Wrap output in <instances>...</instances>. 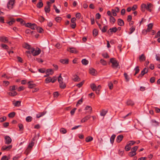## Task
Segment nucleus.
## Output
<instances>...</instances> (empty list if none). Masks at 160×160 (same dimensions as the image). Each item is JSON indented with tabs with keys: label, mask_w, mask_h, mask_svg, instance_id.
Returning <instances> with one entry per match:
<instances>
[{
	"label": "nucleus",
	"mask_w": 160,
	"mask_h": 160,
	"mask_svg": "<svg viewBox=\"0 0 160 160\" xmlns=\"http://www.w3.org/2000/svg\"><path fill=\"white\" fill-rule=\"evenodd\" d=\"M152 8L153 5L151 3H147V5L143 3L141 5V10L143 12L145 11V9H146L150 12H151Z\"/></svg>",
	"instance_id": "obj_1"
},
{
	"label": "nucleus",
	"mask_w": 160,
	"mask_h": 160,
	"mask_svg": "<svg viewBox=\"0 0 160 160\" xmlns=\"http://www.w3.org/2000/svg\"><path fill=\"white\" fill-rule=\"evenodd\" d=\"M110 62L112 63V67L114 69L117 68L119 66V62L115 58H111Z\"/></svg>",
	"instance_id": "obj_2"
},
{
	"label": "nucleus",
	"mask_w": 160,
	"mask_h": 160,
	"mask_svg": "<svg viewBox=\"0 0 160 160\" xmlns=\"http://www.w3.org/2000/svg\"><path fill=\"white\" fill-rule=\"evenodd\" d=\"M41 50L39 48H37L35 50L34 48H32L31 49V52L33 56H36L39 55L41 52Z\"/></svg>",
	"instance_id": "obj_3"
},
{
	"label": "nucleus",
	"mask_w": 160,
	"mask_h": 160,
	"mask_svg": "<svg viewBox=\"0 0 160 160\" xmlns=\"http://www.w3.org/2000/svg\"><path fill=\"white\" fill-rule=\"evenodd\" d=\"M47 5L44 8V11L46 13H49L50 11L51 3L49 2H47Z\"/></svg>",
	"instance_id": "obj_4"
},
{
	"label": "nucleus",
	"mask_w": 160,
	"mask_h": 160,
	"mask_svg": "<svg viewBox=\"0 0 160 160\" xmlns=\"http://www.w3.org/2000/svg\"><path fill=\"white\" fill-rule=\"evenodd\" d=\"M5 143L6 144H9L12 141L11 138L8 136H6L4 137Z\"/></svg>",
	"instance_id": "obj_5"
},
{
	"label": "nucleus",
	"mask_w": 160,
	"mask_h": 160,
	"mask_svg": "<svg viewBox=\"0 0 160 160\" xmlns=\"http://www.w3.org/2000/svg\"><path fill=\"white\" fill-rule=\"evenodd\" d=\"M148 72V70L146 68H144L142 71L141 73L139 74L138 78H141L146 73H147Z\"/></svg>",
	"instance_id": "obj_6"
},
{
	"label": "nucleus",
	"mask_w": 160,
	"mask_h": 160,
	"mask_svg": "<svg viewBox=\"0 0 160 160\" xmlns=\"http://www.w3.org/2000/svg\"><path fill=\"white\" fill-rule=\"evenodd\" d=\"M15 2V0H10L7 3V7L9 9H11L13 8V4Z\"/></svg>",
	"instance_id": "obj_7"
},
{
	"label": "nucleus",
	"mask_w": 160,
	"mask_h": 160,
	"mask_svg": "<svg viewBox=\"0 0 160 160\" xmlns=\"http://www.w3.org/2000/svg\"><path fill=\"white\" fill-rule=\"evenodd\" d=\"M12 148V145H10L8 146L6 145L3 146L1 148V150L2 151H8L11 149Z\"/></svg>",
	"instance_id": "obj_8"
},
{
	"label": "nucleus",
	"mask_w": 160,
	"mask_h": 160,
	"mask_svg": "<svg viewBox=\"0 0 160 160\" xmlns=\"http://www.w3.org/2000/svg\"><path fill=\"white\" fill-rule=\"evenodd\" d=\"M0 41L1 42H3L4 43H7L8 42V38L5 36L0 37Z\"/></svg>",
	"instance_id": "obj_9"
},
{
	"label": "nucleus",
	"mask_w": 160,
	"mask_h": 160,
	"mask_svg": "<svg viewBox=\"0 0 160 160\" xmlns=\"http://www.w3.org/2000/svg\"><path fill=\"white\" fill-rule=\"evenodd\" d=\"M117 30V28L116 27H115L112 28H110L109 30L108 31L107 33H108V34H110V32H115Z\"/></svg>",
	"instance_id": "obj_10"
},
{
	"label": "nucleus",
	"mask_w": 160,
	"mask_h": 160,
	"mask_svg": "<svg viewBox=\"0 0 160 160\" xmlns=\"http://www.w3.org/2000/svg\"><path fill=\"white\" fill-rule=\"evenodd\" d=\"M89 73L93 76H95L97 74L96 71L92 68H90L89 69Z\"/></svg>",
	"instance_id": "obj_11"
},
{
	"label": "nucleus",
	"mask_w": 160,
	"mask_h": 160,
	"mask_svg": "<svg viewBox=\"0 0 160 160\" xmlns=\"http://www.w3.org/2000/svg\"><path fill=\"white\" fill-rule=\"evenodd\" d=\"M123 136L122 135H118L117 137L116 141L118 143H119L122 139Z\"/></svg>",
	"instance_id": "obj_12"
},
{
	"label": "nucleus",
	"mask_w": 160,
	"mask_h": 160,
	"mask_svg": "<svg viewBox=\"0 0 160 160\" xmlns=\"http://www.w3.org/2000/svg\"><path fill=\"white\" fill-rule=\"evenodd\" d=\"M34 140V138H32L31 139V142L29 144L28 148L32 149V147L34 145V142H33Z\"/></svg>",
	"instance_id": "obj_13"
},
{
	"label": "nucleus",
	"mask_w": 160,
	"mask_h": 160,
	"mask_svg": "<svg viewBox=\"0 0 160 160\" xmlns=\"http://www.w3.org/2000/svg\"><path fill=\"white\" fill-rule=\"evenodd\" d=\"M32 81H29L28 83V88H32L35 87L36 85L34 83H32L31 82H32Z\"/></svg>",
	"instance_id": "obj_14"
},
{
	"label": "nucleus",
	"mask_w": 160,
	"mask_h": 160,
	"mask_svg": "<svg viewBox=\"0 0 160 160\" xmlns=\"http://www.w3.org/2000/svg\"><path fill=\"white\" fill-rule=\"evenodd\" d=\"M90 118V115H88L85 117L83 118L81 121V122L82 123H83L86 122Z\"/></svg>",
	"instance_id": "obj_15"
},
{
	"label": "nucleus",
	"mask_w": 160,
	"mask_h": 160,
	"mask_svg": "<svg viewBox=\"0 0 160 160\" xmlns=\"http://www.w3.org/2000/svg\"><path fill=\"white\" fill-rule=\"evenodd\" d=\"M69 49V50L68 49V50L71 53H77L78 52V51L74 48H70Z\"/></svg>",
	"instance_id": "obj_16"
},
{
	"label": "nucleus",
	"mask_w": 160,
	"mask_h": 160,
	"mask_svg": "<svg viewBox=\"0 0 160 160\" xmlns=\"http://www.w3.org/2000/svg\"><path fill=\"white\" fill-rule=\"evenodd\" d=\"M46 111H43L42 112L39 113L36 115V117L37 118H39L44 115L46 113Z\"/></svg>",
	"instance_id": "obj_17"
},
{
	"label": "nucleus",
	"mask_w": 160,
	"mask_h": 160,
	"mask_svg": "<svg viewBox=\"0 0 160 160\" xmlns=\"http://www.w3.org/2000/svg\"><path fill=\"white\" fill-rule=\"evenodd\" d=\"M118 25L120 26H122L124 25V21L121 19H118Z\"/></svg>",
	"instance_id": "obj_18"
},
{
	"label": "nucleus",
	"mask_w": 160,
	"mask_h": 160,
	"mask_svg": "<svg viewBox=\"0 0 160 160\" xmlns=\"http://www.w3.org/2000/svg\"><path fill=\"white\" fill-rule=\"evenodd\" d=\"M60 62L62 64H68V63L69 60L68 59H61Z\"/></svg>",
	"instance_id": "obj_19"
},
{
	"label": "nucleus",
	"mask_w": 160,
	"mask_h": 160,
	"mask_svg": "<svg viewBox=\"0 0 160 160\" xmlns=\"http://www.w3.org/2000/svg\"><path fill=\"white\" fill-rule=\"evenodd\" d=\"M139 59L140 62H142L145 60L146 58L143 54H142L140 56Z\"/></svg>",
	"instance_id": "obj_20"
},
{
	"label": "nucleus",
	"mask_w": 160,
	"mask_h": 160,
	"mask_svg": "<svg viewBox=\"0 0 160 160\" xmlns=\"http://www.w3.org/2000/svg\"><path fill=\"white\" fill-rule=\"evenodd\" d=\"M127 104L128 105H131L132 106L134 105V102L131 100H128L127 102Z\"/></svg>",
	"instance_id": "obj_21"
},
{
	"label": "nucleus",
	"mask_w": 160,
	"mask_h": 160,
	"mask_svg": "<svg viewBox=\"0 0 160 160\" xmlns=\"http://www.w3.org/2000/svg\"><path fill=\"white\" fill-rule=\"evenodd\" d=\"M8 95L11 96H14L16 95L17 94V93L14 91H12L8 92Z\"/></svg>",
	"instance_id": "obj_22"
},
{
	"label": "nucleus",
	"mask_w": 160,
	"mask_h": 160,
	"mask_svg": "<svg viewBox=\"0 0 160 160\" xmlns=\"http://www.w3.org/2000/svg\"><path fill=\"white\" fill-rule=\"evenodd\" d=\"M61 74L60 73L58 77V80L59 84H61V83L63 82V79L61 76Z\"/></svg>",
	"instance_id": "obj_23"
},
{
	"label": "nucleus",
	"mask_w": 160,
	"mask_h": 160,
	"mask_svg": "<svg viewBox=\"0 0 160 160\" xmlns=\"http://www.w3.org/2000/svg\"><path fill=\"white\" fill-rule=\"evenodd\" d=\"M53 70L51 69H48L46 71V73H48L49 74L52 75L53 73Z\"/></svg>",
	"instance_id": "obj_24"
},
{
	"label": "nucleus",
	"mask_w": 160,
	"mask_h": 160,
	"mask_svg": "<svg viewBox=\"0 0 160 160\" xmlns=\"http://www.w3.org/2000/svg\"><path fill=\"white\" fill-rule=\"evenodd\" d=\"M109 20L110 22L112 24L114 23L116 21L115 18L112 16H111V17H110Z\"/></svg>",
	"instance_id": "obj_25"
},
{
	"label": "nucleus",
	"mask_w": 160,
	"mask_h": 160,
	"mask_svg": "<svg viewBox=\"0 0 160 160\" xmlns=\"http://www.w3.org/2000/svg\"><path fill=\"white\" fill-rule=\"evenodd\" d=\"M115 137L116 135L115 134H113L111 136L110 139V141L112 144H113V143Z\"/></svg>",
	"instance_id": "obj_26"
},
{
	"label": "nucleus",
	"mask_w": 160,
	"mask_h": 160,
	"mask_svg": "<svg viewBox=\"0 0 160 160\" xmlns=\"http://www.w3.org/2000/svg\"><path fill=\"white\" fill-rule=\"evenodd\" d=\"M59 87L61 88L64 89L66 88V85L63 82H62L61 84H59Z\"/></svg>",
	"instance_id": "obj_27"
},
{
	"label": "nucleus",
	"mask_w": 160,
	"mask_h": 160,
	"mask_svg": "<svg viewBox=\"0 0 160 160\" xmlns=\"http://www.w3.org/2000/svg\"><path fill=\"white\" fill-rule=\"evenodd\" d=\"M90 87L93 91L96 90L97 86L94 83H92L90 85Z\"/></svg>",
	"instance_id": "obj_28"
},
{
	"label": "nucleus",
	"mask_w": 160,
	"mask_h": 160,
	"mask_svg": "<svg viewBox=\"0 0 160 160\" xmlns=\"http://www.w3.org/2000/svg\"><path fill=\"white\" fill-rule=\"evenodd\" d=\"M74 78L73 79L75 82H78L80 80V78L77 75L74 76Z\"/></svg>",
	"instance_id": "obj_29"
},
{
	"label": "nucleus",
	"mask_w": 160,
	"mask_h": 160,
	"mask_svg": "<svg viewBox=\"0 0 160 160\" xmlns=\"http://www.w3.org/2000/svg\"><path fill=\"white\" fill-rule=\"evenodd\" d=\"M82 62L83 65H86L88 64V61L86 59H84L82 60Z\"/></svg>",
	"instance_id": "obj_30"
},
{
	"label": "nucleus",
	"mask_w": 160,
	"mask_h": 160,
	"mask_svg": "<svg viewBox=\"0 0 160 160\" xmlns=\"http://www.w3.org/2000/svg\"><path fill=\"white\" fill-rule=\"evenodd\" d=\"M134 70L135 71V72L134 74V76H135L136 74L138 73L140 71L139 67L138 66H137L134 69Z\"/></svg>",
	"instance_id": "obj_31"
},
{
	"label": "nucleus",
	"mask_w": 160,
	"mask_h": 160,
	"mask_svg": "<svg viewBox=\"0 0 160 160\" xmlns=\"http://www.w3.org/2000/svg\"><path fill=\"white\" fill-rule=\"evenodd\" d=\"M93 140V138L91 136H88L86 138V141L87 142H90Z\"/></svg>",
	"instance_id": "obj_32"
},
{
	"label": "nucleus",
	"mask_w": 160,
	"mask_h": 160,
	"mask_svg": "<svg viewBox=\"0 0 160 160\" xmlns=\"http://www.w3.org/2000/svg\"><path fill=\"white\" fill-rule=\"evenodd\" d=\"M15 112H11L8 114V117L10 118H13L15 116Z\"/></svg>",
	"instance_id": "obj_33"
},
{
	"label": "nucleus",
	"mask_w": 160,
	"mask_h": 160,
	"mask_svg": "<svg viewBox=\"0 0 160 160\" xmlns=\"http://www.w3.org/2000/svg\"><path fill=\"white\" fill-rule=\"evenodd\" d=\"M153 26V24L152 23L149 24L148 26L147 30L148 32H150V30L152 29Z\"/></svg>",
	"instance_id": "obj_34"
},
{
	"label": "nucleus",
	"mask_w": 160,
	"mask_h": 160,
	"mask_svg": "<svg viewBox=\"0 0 160 160\" xmlns=\"http://www.w3.org/2000/svg\"><path fill=\"white\" fill-rule=\"evenodd\" d=\"M43 6L42 2H39L37 5V7L38 8H41Z\"/></svg>",
	"instance_id": "obj_35"
},
{
	"label": "nucleus",
	"mask_w": 160,
	"mask_h": 160,
	"mask_svg": "<svg viewBox=\"0 0 160 160\" xmlns=\"http://www.w3.org/2000/svg\"><path fill=\"white\" fill-rule=\"evenodd\" d=\"M15 22V19L13 18H12L11 20L7 22V23L9 25H11L13 24Z\"/></svg>",
	"instance_id": "obj_36"
},
{
	"label": "nucleus",
	"mask_w": 160,
	"mask_h": 160,
	"mask_svg": "<svg viewBox=\"0 0 160 160\" xmlns=\"http://www.w3.org/2000/svg\"><path fill=\"white\" fill-rule=\"evenodd\" d=\"M23 47L26 49H30L31 48L30 45L27 43H25L23 46Z\"/></svg>",
	"instance_id": "obj_37"
},
{
	"label": "nucleus",
	"mask_w": 160,
	"mask_h": 160,
	"mask_svg": "<svg viewBox=\"0 0 160 160\" xmlns=\"http://www.w3.org/2000/svg\"><path fill=\"white\" fill-rule=\"evenodd\" d=\"M136 154V152H134L131 151L128 153V155L131 157H132L135 155Z\"/></svg>",
	"instance_id": "obj_38"
},
{
	"label": "nucleus",
	"mask_w": 160,
	"mask_h": 160,
	"mask_svg": "<svg viewBox=\"0 0 160 160\" xmlns=\"http://www.w3.org/2000/svg\"><path fill=\"white\" fill-rule=\"evenodd\" d=\"M26 120L27 122H30L32 120V118L31 116H28L26 118Z\"/></svg>",
	"instance_id": "obj_39"
},
{
	"label": "nucleus",
	"mask_w": 160,
	"mask_h": 160,
	"mask_svg": "<svg viewBox=\"0 0 160 160\" xmlns=\"http://www.w3.org/2000/svg\"><path fill=\"white\" fill-rule=\"evenodd\" d=\"M135 27H134L133 26L131 28L129 29V30L130 31L129 32V34H132L135 30Z\"/></svg>",
	"instance_id": "obj_40"
},
{
	"label": "nucleus",
	"mask_w": 160,
	"mask_h": 160,
	"mask_svg": "<svg viewBox=\"0 0 160 160\" xmlns=\"http://www.w3.org/2000/svg\"><path fill=\"white\" fill-rule=\"evenodd\" d=\"M136 142L135 141H130L128 142L127 144L130 147L131 146L135 144Z\"/></svg>",
	"instance_id": "obj_41"
},
{
	"label": "nucleus",
	"mask_w": 160,
	"mask_h": 160,
	"mask_svg": "<svg viewBox=\"0 0 160 160\" xmlns=\"http://www.w3.org/2000/svg\"><path fill=\"white\" fill-rule=\"evenodd\" d=\"M55 20L58 22H60L62 20L61 17H57L55 18Z\"/></svg>",
	"instance_id": "obj_42"
},
{
	"label": "nucleus",
	"mask_w": 160,
	"mask_h": 160,
	"mask_svg": "<svg viewBox=\"0 0 160 160\" xmlns=\"http://www.w3.org/2000/svg\"><path fill=\"white\" fill-rule=\"evenodd\" d=\"M52 78L50 77H48L45 79L46 82L47 83H49L52 82Z\"/></svg>",
	"instance_id": "obj_43"
},
{
	"label": "nucleus",
	"mask_w": 160,
	"mask_h": 160,
	"mask_svg": "<svg viewBox=\"0 0 160 160\" xmlns=\"http://www.w3.org/2000/svg\"><path fill=\"white\" fill-rule=\"evenodd\" d=\"M37 31L40 33H42L43 31L42 28L39 27H37Z\"/></svg>",
	"instance_id": "obj_44"
},
{
	"label": "nucleus",
	"mask_w": 160,
	"mask_h": 160,
	"mask_svg": "<svg viewBox=\"0 0 160 160\" xmlns=\"http://www.w3.org/2000/svg\"><path fill=\"white\" fill-rule=\"evenodd\" d=\"M35 32L33 31H31L30 29H28L26 30L25 32L27 34L32 33H33Z\"/></svg>",
	"instance_id": "obj_45"
},
{
	"label": "nucleus",
	"mask_w": 160,
	"mask_h": 160,
	"mask_svg": "<svg viewBox=\"0 0 160 160\" xmlns=\"http://www.w3.org/2000/svg\"><path fill=\"white\" fill-rule=\"evenodd\" d=\"M21 101H17L14 104L15 107H19L21 105Z\"/></svg>",
	"instance_id": "obj_46"
},
{
	"label": "nucleus",
	"mask_w": 160,
	"mask_h": 160,
	"mask_svg": "<svg viewBox=\"0 0 160 160\" xmlns=\"http://www.w3.org/2000/svg\"><path fill=\"white\" fill-rule=\"evenodd\" d=\"M107 28L108 27L107 26H104L101 29V30L102 32H106Z\"/></svg>",
	"instance_id": "obj_47"
},
{
	"label": "nucleus",
	"mask_w": 160,
	"mask_h": 160,
	"mask_svg": "<svg viewBox=\"0 0 160 160\" xmlns=\"http://www.w3.org/2000/svg\"><path fill=\"white\" fill-rule=\"evenodd\" d=\"M85 109L87 110H88V112H91L92 111V108L91 107L89 106H87L85 108Z\"/></svg>",
	"instance_id": "obj_48"
},
{
	"label": "nucleus",
	"mask_w": 160,
	"mask_h": 160,
	"mask_svg": "<svg viewBox=\"0 0 160 160\" xmlns=\"http://www.w3.org/2000/svg\"><path fill=\"white\" fill-rule=\"evenodd\" d=\"M18 126L19 128L20 131H22L23 130L24 128L23 125L21 123H19Z\"/></svg>",
	"instance_id": "obj_49"
},
{
	"label": "nucleus",
	"mask_w": 160,
	"mask_h": 160,
	"mask_svg": "<svg viewBox=\"0 0 160 160\" xmlns=\"http://www.w3.org/2000/svg\"><path fill=\"white\" fill-rule=\"evenodd\" d=\"M138 148V147L137 146H135L131 148V150L132 152H136Z\"/></svg>",
	"instance_id": "obj_50"
},
{
	"label": "nucleus",
	"mask_w": 160,
	"mask_h": 160,
	"mask_svg": "<svg viewBox=\"0 0 160 160\" xmlns=\"http://www.w3.org/2000/svg\"><path fill=\"white\" fill-rule=\"evenodd\" d=\"M100 62L103 65H105L107 64L106 61L102 59L100 60Z\"/></svg>",
	"instance_id": "obj_51"
},
{
	"label": "nucleus",
	"mask_w": 160,
	"mask_h": 160,
	"mask_svg": "<svg viewBox=\"0 0 160 160\" xmlns=\"http://www.w3.org/2000/svg\"><path fill=\"white\" fill-rule=\"evenodd\" d=\"M1 46L3 49H8V47L6 44H2Z\"/></svg>",
	"instance_id": "obj_52"
},
{
	"label": "nucleus",
	"mask_w": 160,
	"mask_h": 160,
	"mask_svg": "<svg viewBox=\"0 0 160 160\" xmlns=\"http://www.w3.org/2000/svg\"><path fill=\"white\" fill-rule=\"evenodd\" d=\"M124 76L125 77V79L127 82H128L129 81V79L128 77V75L126 73H124Z\"/></svg>",
	"instance_id": "obj_53"
},
{
	"label": "nucleus",
	"mask_w": 160,
	"mask_h": 160,
	"mask_svg": "<svg viewBox=\"0 0 160 160\" xmlns=\"http://www.w3.org/2000/svg\"><path fill=\"white\" fill-rule=\"evenodd\" d=\"M37 25L35 23H33L32 25L31 26L30 28L32 30H34L36 28L37 29Z\"/></svg>",
	"instance_id": "obj_54"
},
{
	"label": "nucleus",
	"mask_w": 160,
	"mask_h": 160,
	"mask_svg": "<svg viewBox=\"0 0 160 160\" xmlns=\"http://www.w3.org/2000/svg\"><path fill=\"white\" fill-rule=\"evenodd\" d=\"M31 149H32L31 148H29L28 147V148L25 151V153H26V154L27 155L28 154V153H29L30 152V151L31 150Z\"/></svg>",
	"instance_id": "obj_55"
},
{
	"label": "nucleus",
	"mask_w": 160,
	"mask_h": 160,
	"mask_svg": "<svg viewBox=\"0 0 160 160\" xmlns=\"http://www.w3.org/2000/svg\"><path fill=\"white\" fill-rule=\"evenodd\" d=\"M93 34L94 36H96L98 34V32L97 29H94L93 31Z\"/></svg>",
	"instance_id": "obj_56"
},
{
	"label": "nucleus",
	"mask_w": 160,
	"mask_h": 160,
	"mask_svg": "<svg viewBox=\"0 0 160 160\" xmlns=\"http://www.w3.org/2000/svg\"><path fill=\"white\" fill-rule=\"evenodd\" d=\"M60 131L61 133H62L63 134H65L67 132L66 130L64 128H61L60 130Z\"/></svg>",
	"instance_id": "obj_57"
},
{
	"label": "nucleus",
	"mask_w": 160,
	"mask_h": 160,
	"mask_svg": "<svg viewBox=\"0 0 160 160\" xmlns=\"http://www.w3.org/2000/svg\"><path fill=\"white\" fill-rule=\"evenodd\" d=\"M107 112V111H105L104 110H103L102 111V112L100 113V115L102 116H104L106 114Z\"/></svg>",
	"instance_id": "obj_58"
},
{
	"label": "nucleus",
	"mask_w": 160,
	"mask_h": 160,
	"mask_svg": "<svg viewBox=\"0 0 160 160\" xmlns=\"http://www.w3.org/2000/svg\"><path fill=\"white\" fill-rule=\"evenodd\" d=\"M131 148V147L127 144L125 147V149L126 151H128L130 150Z\"/></svg>",
	"instance_id": "obj_59"
},
{
	"label": "nucleus",
	"mask_w": 160,
	"mask_h": 160,
	"mask_svg": "<svg viewBox=\"0 0 160 160\" xmlns=\"http://www.w3.org/2000/svg\"><path fill=\"white\" fill-rule=\"evenodd\" d=\"M156 60L160 62V54H157L156 55Z\"/></svg>",
	"instance_id": "obj_60"
},
{
	"label": "nucleus",
	"mask_w": 160,
	"mask_h": 160,
	"mask_svg": "<svg viewBox=\"0 0 160 160\" xmlns=\"http://www.w3.org/2000/svg\"><path fill=\"white\" fill-rule=\"evenodd\" d=\"M6 117H3L0 118V122H2L5 121L6 119Z\"/></svg>",
	"instance_id": "obj_61"
},
{
	"label": "nucleus",
	"mask_w": 160,
	"mask_h": 160,
	"mask_svg": "<svg viewBox=\"0 0 160 160\" xmlns=\"http://www.w3.org/2000/svg\"><path fill=\"white\" fill-rule=\"evenodd\" d=\"M9 158H8L7 156H4L1 158V160H9Z\"/></svg>",
	"instance_id": "obj_62"
},
{
	"label": "nucleus",
	"mask_w": 160,
	"mask_h": 160,
	"mask_svg": "<svg viewBox=\"0 0 160 160\" xmlns=\"http://www.w3.org/2000/svg\"><path fill=\"white\" fill-rule=\"evenodd\" d=\"M38 71L41 73H44L45 72V69L43 68H41L38 69Z\"/></svg>",
	"instance_id": "obj_63"
},
{
	"label": "nucleus",
	"mask_w": 160,
	"mask_h": 160,
	"mask_svg": "<svg viewBox=\"0 0 160 160\" xmlns=\"http://www.w3.org/2000/svg\"><path fill=\"white\" fill-rule=\"evenodd\" d=\"M102 56L104 58H109V56L108 55V53H107L102 54Z\"/></svg>",
	"instance_id": "obj_64"
}]
</instances>
